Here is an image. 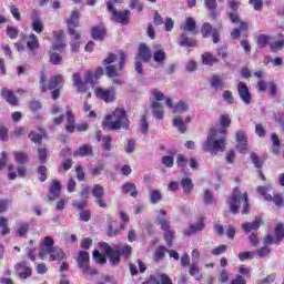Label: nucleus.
Here are the masks:
<instances>
[{"mask_svg":"<svg viewBox=\"0 0 284 284\" xmlns=\"http://www.w3.org/2000/svg\"><path fill=\"white\" fill-rule=\"evenodd\" d=\"M237 94L243 103H245L246 105H250V103H252V93H250V88H247V84H245L244 82H240L237 84Z\"/></svg>","mask_w":284,"mask_h":284,"instance_id":"4468645a","label":"nucleus"},{"mask_svg":"<svg viewBox=\"0 0 284 284\" xmlns=\"http://www.w3.org/2000/svg\"><path fill=\"white\" fill-rule=\"evenodd\" d=\"M72 159L64 160L59 166L60 174H65L72 168Z\"/></svg>","mask_w":284,"mask_h":284,"instance_id":"c03bdc74","label":"nucleus"},{"mask_svg":"<svg viewBox=\"0 0 284 284\" xmlns=\"http://www.w3.org/2000/svg\"><path fill=\"white\" fill-rule=\"evenodd\" d=\"M48 75L45 72H41L40 77V90L41 92H48Z\"/></svg>","mask_w":284,"mask_h":284,"instance_id":"603ef678","label":"nucleus"},{"mask_svg":"<svg viewBox=\"0 0 284 284\" xmlns=\"http://www.w3.org/2000/svg\"><path fill=\"white\" fill-rule=\"evenodd\" d=\"M103 194H105L103 186L101 184H95L92 189V195L95 199V203H98L100 207H106L105 201L103 200Z\"/></svg>","mask_w":284,"mask_h":284,"instance_id":"f3484780","label":"nucleus"},{"mask_svg":"<svg viewBox=\"0 0 284 284\" xmlns=\"http://www.w3.org/2000/svg\"><path fill=\"white\" fill-rule=\"evenodd\" d=\"M67 116V125H65V130L67 132H74V130H77L78 132H85V130H88V123H82L79 125H75V120H74V113H72V110H67L65 113Z\"/></svg>","mask_w":284,"mask_h":284,"instance_id":"9b49d317","label":"nucleus"},{"mask_svg":"<svg viewBox=\"0 0 284 284\" xmlns=\"http://www.w3.org/2000/svg\"><path fill=\"white\" fill-rule=\"evenodd\" d=\"M195 34H190L187 32L182 31L179 38V45L182 48H196V40H194Z\"/></svg>","mask_w":284,"mask_h":284,"instance_id":"dca6fc26","label":"nucleus"},{"mask_svg":"<svg viewBox=\"0 0 284 284\" xmlns=\"http://www.w3.org/2000/svg\"><path fill=\"white\" fill-rule=\"evenodd\" d=\"M94 94L98 99L104 101V103H114L116 100V89L114 87H110L109 89L97 87Z\"/></svg>","mask_w":284,"mask_h":284,"instance_id":"1a4fd4ad","label":"nucleus"},{"mask_svg":"<svg viewBox=\"0 0 284 284\" xmlns=\"http://www.w3.org/2000/svg\"><path fill=\"white\" fill-rule=\"evenodd\" d=\"M29 139L32 141V143H38V144H40L41 141H43V136L34 131H31L29 133Z\"/></svg>","mask_w":284,"mask_h":284,"instance_id":"13d9d810","label":"nucleus"},{"mask_svg":"<svg viewBox=\"0 0 284 284\" xmlns=\"http://www.w3.org/2000/svg\"><path fill=\"white\" fill-rule=\"evenodd\" d=\"M226 203L232 214H239L241 203L243 204L242 214H250V199L247 197V193H242V191L236 187L233 190L231 196H229L226 200Z\"/></svg>","mask_w":284,"mask_h":284,"instance_id":"7ed1b4c3","label":"nucleus"},{"mask_svg":"<svg viewBox=\"0 0 284 284\" xmlns=\"http://www.w3.org/2000/svg\"><path fill=\"white\" fill-rule=\"evenodd\" d=\"M73 156H94V149L90 144H83L73 153Z\"/></svg>","mask_w":284,"mask_h":284,"instance_id":"393cba45","label":"nucleus"},{"mask_svg":"<svg viewBox=\"0 0 284 284\" xmlns=\"http://www.w3.org/2000/svg\"><path fill=\"white\" fill-rule=\"evenodd\" d=\"M93 258L95 263H100V265H105L106 263L105 256L101 255L99 251H93Z\"/></svg>","mask_w":284,"mask_h":284,"instance_id":"052dcab7","label":"nucleus"},{"mask_svg":"<svg viewBox=\"0 0 284 284\" xmlns=\"http://www.w3.org/2000/svg\"><path fill=\"white\" fill-rule=\"evenodd\" d=\"M53 37L54 42L52 43V49L61 52L65 48V43L63 42L65 40V33L63 31H55L53 32Z\"/></svg>","mask_w":284,"mask_h":284,"instance_id":"a211bd4d","label":"nucleus"},{"mask_svg":"<svg viewBox=\"0 0 284 284\" xmlns=\"http://www.w3.org/2000/svg\"><path fill=\"white\" fill-rule=\"evenodd\" d=\"M250 6H253L254 10L261 12L263 10V0H250Z\"/></svg>","mask_w":284,"mask_h":284,"instance_id":"69168bd1","label":"nucleus"},{"mask_svg":"<svg viewBox=\"0 0 284 284\" xmlns=\"http://www.w3.org/2000/svg\"><path fill=\"white\" fill-rule=\"evenodd\" d=\"M236 141H237L236 148L239 152H241V154H245V152H247V135H245V132L237 131Z\"/></svg>","mask_w":284,"mask_h":284,"instance_id":"6ab92c4d","label":"nucleus"},{"mask_svg":"<svg viewBox=\"0 0 284 284\" xmlns=\"http://www.w3.org/2000/svg\"><path fill=\"white\" fill-rule=\"evenodd\" d=\"M247 30V22L241 21L240 27L234 29L233 32L231 33L232 39H239L241 37V31H246Z\"/></svg>","mask_w":284,"mask_h":284,"instance_id":"58836bf2","label":"nucleus"},{"mask_svg":"<svg viewBox=\"0 0 284 284\" xmlns=\"http://www.w3.org/2000/svg\"><path fill=\"white\" fill-rule=\"evenodd\" d=\"M202 62L204 65H212L213 63H219V58L212 55L210 52H206L202 54Z\"/></svg>","mask_w":284,"mask_h":284,"instance_id":"e433bc0d","label":"nucleus"},{"mask_svg":"<svg viewBox=\"0 0 284 284\" xmlns=\"http://www.w3.org/2000/svg\"><path fill=\"white\" fill-rule=\"evenodd\" d=\"M29 230H30L29 224H21L20 227L17 230L16 234L17 236H26Z\"/></svg>","mask_w":284,"mask_h":284,"instance_id":"680f3d73","label":"nucleus"},{"mask_svg":"<svg viewBox=\"0 0 284 284\" xmlns=\"http://www.w3.org/2000/svg\"><path fill=\"white\" fill-rule=\"evenodd\" d=\"M166 105L172 110L173 114H183V112L190 110V104L183 100L174 104L171 98H166Z\"/></svg>","mask_w":284,"mask_h":284,"instance_id":"ddd939ff","label":"nucleus"},{"mask_svg":"<svg viewBox=\"0 0 284 284\" xmlns=\"http://www.w3.org/2000/svg\"><path fill=\"white\" fill-rule=\"evenodd\" d=\"M7 34L9 39H17L19 37V29L12 26L7 27Z\"/></svg>","mask_w":284,"mask_h":284,"instance_id":"5fc2aeb1","label":"nucleus"},{"mask_svg":"<svg viewBox=\"0 0 284 284\" xmlns=\"http://www.w3.org/2000/svg\"><path fill=\"white\" fill-rule=\"evenodd\" d=\"M80 17H81V13L77 10H73L71 11V14L67 19L68 32L70 37H73V39H75V41H79V39H81V32L74 29V28H79Z\"/></svg>","mask_w":284,"mask_h":284,"instance_id":"6e6552de","label":"nucleus"},{"mask_svg":"<svg viewBox=\"0 0 284 284\" xmlns=\"http://www.w3.org/2000/svg\"><path fill=\"white\" fill-rule=\"evenodd\" d=\"M48 256L50 261H63V258H65V252H63L59 246H54V239L51 236L43 239L39 252L41 261H47Z\"/></svg>","mask_w":284,"mask_h":284,"instance_id":"f03ea898","label":"nucleus"},{"mask_svg":"<svg viewBox=\"0 0 284 284\" xmlns=\"http://www.w3.org/2000/svg\"><path fill=\"white\" fill-rule=\"evenodd\" d=\"M14 270L20 278H30L32 276V268L28 266L27 262L17 263Z\"/></svg>","mask_w":284,"mask_h":284,"instance_id":"2eb2a0df","label":"nucleus"},{"mask_svg":"<svg viewBox=\"0 0 284 284\" xmlns=\"http://www.w3.org/2000/svg\"><path fill=\"white\" fill-rule=\"evenodd\" d=\"M120 58L119 63H116V54L109 53L108 57L103 60V65L105 67L104 72L109 79L112 80V83L115 85H123V80H121V71L123 70V64L125 59H128V53L124 51H119Z\"/></svg>","mask_w":284,"mask_h":284,"instance_id":"f257e3e1","label":"nucleus"},{"mask_svg":"<svg viewBox=\"0 0 284 284\" xmlns=\"http://www.w3.org/2000/svg\"><path fill=\"white\" fill-rule=\"evenodd\" d=\"M109 12H111L115 23H121L122 26H128L130 23V10L118 11L112 2L106 3Z\"/></svg>","mask_w":284,"mask_h":284,"instance_id":"9d476101","label":"nucleus"},{"mask_svg":"<svg viewBox=\"0 0 284 284\" xmlns=\"http://www.w3.org/2000/svg\"><path fill=\"white\" fill-rule=\"evenodd\" d=\"M122 192H124L125 194H130L133 199H136V196H139V192H136V184L131 182H126L125 184H123Z\"/></svg>","mask_w":284,"mask_h":284,"instance_id":"7c9ffc66","label":"nucleus"},{"mask_svg":"<svg viewBox=\"0 0 284 284\" xmlns=\"http://www.w3.org/2000/svg\"><path fill=\"white\" fill-rule=\"evenodd\" d=\"M60 83H63V78L61 75H53L49 82V90H57Z\"/></svg>","mask_w":284,"mask_h":284,"instance_id":"a19ab883","label":"nucleus"},{"mask_svg":"<svg viewBox=\"0 0 284 284\" xmlns=\"http://www.w3.org/2000/svg\"><path fill=\"white\" fill-rule=\"evenodd\" d=\"M180 30L190 34H196V20L187 18L184 24L180 27Z\"/></svg>","mask_w":284,"mask_h":284,"instance_id":"aec40b11","label":"nucleus"},{"mask_svg":"<svg viewBox=\"0 0 284 284\" xmlns=\"http://www.w3.org/2000/svg\"><path fill=\"white\" fill-rule=\"evenodd\" d=\"M0 227H2V235L6 236L10 233V227H8V219L0 217Z\"/></svg>","mask_w":284,"mask_h":284,"instance_id":"bf43d9fd","label":"nucleus"},{"mask_svg":"<svg viewBox=\"0 0 284 284\" xmlns=\"http://www.w3.org/2000/svg\"><path fill=\"white\" fill-rule=\"evenodd\" d=\"M203 201H204L205 205H212V203H214V194H212V191H210L207 189L204 190Z\"/></svg>","mask_w":284,"mask_h":284,"instance_id":"09e8293b","label":"nucleus"},{"mask_svg":"<svg viewBox=\"0 0 284 284\" xmlns=\"http://www.w3.org/2000/svg\"><path fill=\"white\" fill-rule=\"evenodd\" d=\"M108 223H109V227L106 231L108 236H119V229H113L114 223H116V221H114L112 217H108Z\"/></svg>","mask_w":284,"mask_h":284,"instance_id":"4c0bfd02","label":"nucleus"},{"mask_svg":"<svg viewBox=\"0 0 284 284\" xmlns=\"http://www.w3.org/2000/svg\"><path fill=\"white\" fill-rule=\"evenodd\" d=\"M103 170H105V164L100 163L90 169V173L92 174V176H101V174H103Z\"/></svg>","mask_w":284,"mask_h":284,"instance_id":"49530a36","label":"nucleus"},{"mask_svg":"<svg viewBox=\"0 0 284 284\" xmlns=\"http://www.w3.org/2000/svg\"><path fill=\"white\" fill-rule=\"evenodd\" d=\"M43 22L40 19H34L32 22V30L38 34H41V32H43Z\"/></svg>","mask_w":284,"mask_h":284,"instance_id":"8fccbe9b","label":"nucleus"},{"mask_svg":"<svg viewBox=\"0 0 284 284\" xmlns=\"http://www.w3.org/2000/svg\"><path fill=\"white\" fill-rule=\"evenodd\" d=\"M267 245H268V244H265V243H264V246H262L261 248H258V250L256 251L257 256H260L261 258H263V257L267 256V254H270V252H272V248H270Z\"/></svg>","mask_w":284,"mask_h":284,"instance_id":"4d7b16f0","label":"nucleus"},{"mask_svg":"<svg viewBox=\"0 0 284 284\" xmlns=\"http://www.w3.org/2000/svg\"><path fill=\"white\" fill-rule=\"evenodd\" d=\"M164 239H165L169 247H172V241L174 239V232L171 231L170 229L164 231Z\"/></svg>","mask_w":284,"mask_h":284,"instance_id":"0e129e2a","label":"nucleus"},{"mask_svg":"<svg viewBox=\"0 0 284 284\" xmlns=\"http://www.w3.org/2000/svg\"><path fill=\"white\" fill-rule=\"evenodd\" d=\"M165 59H166L165 50L159 49L154 51L153 61H155V63H159V65H164Z\"/></svg>","mask_w":284,"mask_h":284,"instance_id":"72a5a7b5","label":"nucleus"},{"mask_svg":"<svg viewBox=\"0 0 284 284\" xmlns=\"http://www.w3.org/2000/svg\"><path fill=\"white\" fill-rule=\"evenodd\" d=\"M104 125L113 131L121 130V128L128 130V128H130L128 113L123 109H115L113 114L106 116Z\"/></svg>","mask_w":284,"mask_h":284,"instance_id":"39448f33","label":"nucleus"},{"mask_svg":"<svg viewBox=\"0 0 284 284\" xmlns=\"http://www.w3.org/2000/svg\"><path fill=\"white\" fill-rule=\"evenodd\" d=\"M14 161L16 163H19V165H26L30 162V156L28 153L23 151H14L13 152Z\"/></svg>","mask_w":284,"mask_h":284,"instance_id":"c85d7f7f","label":"nucleus"},{"mask_svg":"<svg viewBox=\"0 0 284 284\" xmlns=\"http://www.w3.org/2000/svg\"><path fill=\"white\" fill-rule=\"evenodd\" d=\"M27 48H29L31 52H33V50H37V48H39V38H37L34 33L29 36L27 41Z\"/></svg>","mask_w":284,"mask_h":284,"instance_id":"c9c22d12","label":"nucleus"},{"mask_svg":"<svg viewBox=\"0 0 284 284\" xmlns=\"http://www.w3.org/2000/svg\"><path fill=\"white\" fill-rule=\"evenodd\" d=\"M202 149L204 152H211L214 155L219 154V152H225V135L219 136V131L211 129L206 141L202 144Z\"/></svg>","mask_w":284,"mask_h":284,"instance_id":"20e7f679","label":"nucleus"},{"mask_svg":"<svg viewBox=\"0 0 284 284\" xmlns=\"http://www.w3.org/2000/svg\"><path fill=\"white\" fill-rule=\"evenodd\" d=\"M201 273V268L199 267V263H193L189 268L190 276H199Z\"/></svg>","mask_w":284,"mask_h":284,"instance_id":"e2e57ef3","label":"nucleus"},{"mask_svg":"<svg viewBox=\"0 0 284 284\" xmlns=\"http://www.w3.org/2000/svg\"><path fill=\"white\" fill-rule=\"evenodd\" d=\"M224 101H227L230 105L234 104V97L232 95V91L226 90L222 94Z\"/></svg>","mask_w":284,"mask_h":284,"instance_id":"774afa93","label":"nucleus"},{"mask_svg":"<svg viewBox=\"0 0 284 284\" xmlns=\"http://www.w3.org/2000/svg\"><path fill=\"white\" fill-rule=\"evenodd\" d=\"M152 114L155 119L159 121L163 120V116H165V113L163 111V104L159 101H153L151 104Z\"/></svg>","mask_w":284,"mask_h":284,"instance_id":"b1692460","label":"nucleus"},{"mask_svg":"<svg viewBox=\"0 0 284 284\" xmlns=\"http://www.w3.org/2000/svg\"><path fill=\"white\" fill-rule=\"evenodd\" d=\"M139 58L142 59L145 63H148L152 59V51L150 50V47L145 43H141L139 47Z\"/></svg>","mask_w":284,"mask_h":284,"instance_id":"4be33fe9","label":"nucleus"},{"mask_svg":"<svg viewBox=\"0 0 284 284\" xmlns=\"http://www.w3.org/2000/svg\"><path fill=\"white\" fill-rule=\"evenodd\" d=\"M261 223H263V221L256 217L252 223H244L242 227L244 232L248 233L252 232L253 230H258L261 227Z\"/></svg>","mask_w":284,"mask_h":284,"instance_id":"473e14b6","label":"nucleus"},{"mask_svg":"<svg viewBox=\"0 0 284 284\" xmlns=\"http://www.w3.org/2000/svg\"><path fill=\"white\" fill-rule=\"evenodd\" d=\"M201 32H202L204 39H207V37H210V34H212V24H210V22H205L202 26Z\"/></svg>","mask_w":284,"mask_h":284,"instance_id":"6e6d98bb","label":"nucleus"},{"mask_svg":"<svg viewBox=\"0 0 284 284\" xmlns=\"http://www.w3.org/2000/svg\"><path fill=\"white\" fill-rule=\"evenodd\" d=\"M220 123L223 128L220 130V134H225V128H227L232 123V120L230 119V115H221Z\"/></svg>","mask_w":284,"mask_h":284,"instance_id":"37998d69","label":"nucleus"},{"mask_svg":"<svg viewBox=\"0 0 284 284\" xmlns=\"http://www.w3.org/2000/svg\"><path fill=\"white\" fill-rule=\"evenodd\" d=\"M61 194V183L57 180H53L50 189H49V201H54L55 199H59V195Z\"/></svg>","mask_w":284,"mask_h":284,"instance_id":"5701e85b","label":"nucleus"},{"mask_svg":"<svg viewBox=\"0 0 284 284\" xmlns=\"http://www.w3.org/2000/svg\"><path fill=\"white\" fill-rule=\"evenodd\" d=\"M103 74H104L103 68H98L95 71V74H92L91 71H88L84 74L85 83H94V81H97L100 77H103Z\"/></svg>","mask_w":284,"mask_h":284,"instance_id":"cd10ccee","label":"nucleus"},{"mask_svg":"<svg viewBox=\"0 0 284 284\" xmlns=\"http://www.w3.org/2000/svg\"><path fill=\"white\" fill-rule=\"evenodd\" d=\"M268 42H270V37L265 34H260L256 38V43L258 48H265V45H267Z\"/></svg>","mask_w":284,"mask_h":284,"instance_id":"3c124183","label":"nucleus"},{"mask_svg":"<svg viewBox=\"0 0 284 284\" xmlns=\"http://www.w3.org/2000/svg\"><path fill=\"white\" fill-rule=\"evenodd\" d=\"M284 40L275 41L271 44L272 52H278V50H283Z\"/></svg>","mask_w":284,"mask_h":284,"instance_id":"338daca9","label":"nucleus"},{"mask_svg":"<svg viewBox=\"0 0 284 284\" xmlns=\"http://www.w3.org/2000/svg\"><path fill=\"white\" fill-rule=\"evenodd\" d=\"M135 148H136V141L134 139L126 140V144L124 146L126 154H134Z\"/></svg>","mask_w":284,"mask_h":284,"instance_id":"a18cd8bd","label":"nucleus"},{"mask_svg":"<svg viewBox=\"0 0 284 284\" xmlns=\"http://www.w3.org/2000/svg\"><path fill=\"white\" fill-rule=\"evenodd\" d=\"M91 37L95 41H103V39H105V27H93L91 29Z\"/></svg>","mask_w":284,"mask_h":284,"instance_id":"bb28decb","label":"nucleus"},{"mask_svg":"<svg viewBox=\"0 0 284 284\" xmlns=\"http://www.w3.org/2000/svg\"><path fill=\"white\" fill-rule=\"evenodd\" d=\"M203 230H205V223H203V221H199L185 229L183 234L184 236H192V234H197V232H203Z\"/></svg>","mask_w":284,"mask_h":284,"instance_id":"412c9836","label":"nucleus"},{"mask_svg":"<svg viewBox=\"0 0 284 284\" xmlns=\"http://www.w3.org/2000/svg\"><path fill=\"white\" fill-rule=\"evenodd\" d=\"M211 88L219 90V88H225V81L221 75H213L210 80Z\"/></svg>","mask_w":284,"mask_h":284,"instance_id":"f704fd0d","label":"nucleus"},{"mask_svg":"<svg viewBox=\"0 0 284 284\" xmlns=\"http://www.w3.org/2000/svg\"><path fill=\"white\" fill-rule=\"evenodd\" d=\"M181 185L183 187V191L185 194H190L192 192L194 184L192 183V180L190 178H185L181 181Z\"/></svg>","mask_w":284,"mask_h":284,"instance_id":"79ce46f5","label":"nucleus"},{"mask_svg":"<svg viewBox=\"0 0 284 284\" xmlns=\"http://www.w3.org/2000/svg\"><path fill=\"white\" fill-rule=\"evenodd\" d=\"M103 145L102 149L104 150V152H110L112 150V136L110 135H105L103 138Z\"/></svg>","mask_w":284,"mask_h":284,"instance_id":"864d4df0","label":"nucleus"},{"mask_svg":"<svg viewBox=\"0 0 284 284\" xmlns=\"http://www.w3.org/2000/svg\"><path fill=\"white\" fill-rule=\"evenodd\" d=\"M1 98L6 99L7 103H10V105H17V95H14V92L11 90H8L7 88L2 89Z\"/></svg>","mask_w":284,"mask_h":284,"instance_id":"c756f323","label":"nucleus"},{"mask_svg":"<svg viewBox=\"0 0 284 284\" xmlns=\"http://www.w3.org/2000/svg\"><path fill=\"white\" fill-rule=\"evenodd\" d=\"M283 239H284V225H283V223H278L275 226V237H273L272 235H267L264 239V244L273 245V243H275L276 245H278L281 243V241H283Z\"/></svg>","mask_w":284,"mask_h":284,"instance_id":"f8f14e48","label":"nucleus"},{"mask_svg":"<svg viewBox=\"0 0 284 284\" xmlns=\"http://www.w3.org/2000/svg\"><path fill=\"white\" fill-rule=\"evenodd\" d=\"M103 247L112 265H119V263H121V254H125V256H130L132 254L131 245H126L120 250H115V248H111L108 243H103Z\"/></svg>","mask_w":284,"mask_h":284,"instance_id":"423d86ee","label":"nucleus"},{"mask_svg":"<svg viewBox=\"0 0 284 284\" xmlns=\"http://www.w3.org/2000/svg\"><path fill=\"white\" fill-rule=\"evenodd\" d=\"M77 263L83 274H88L89 276H95V274H99L97 268L90 267V253L80 251L77 257Z\"/></svg>","mask_w":284,"mask_h":284,"instance_id":"0eeeda50","label":"nucleus"},{"mask_svg":"<svg viewBox=\"0 0 284 284\" xmlns=\"http://www.w3.org/2000/svg\"><path fill=\"white\" fill-rule=\"evenodd\" d=\"M161 199H163L161 191L153 190L150 192V203H153V205H156V203H161Z\"/></svg>","mask_w":284,"mask_h":284,"instance_id":"ea45409f","label":"nucleus"},{"mask_svg":"<svg viewBox=\"0 0 284 284\" xmlns=\"http://www.w3.org/2000/svg\"><path fill=\"white\" fill-rule=\"evenodd\" d=\"M87 83L88 82H85V79H84V82L81 81V74L79 73L73 74V85L74 88H77L78 92H88Z\"/></svg>","mask_w":284,"mask_h":284,"instance_id":"a878e982","label":"nucleus"},{"mask_svg":"<svg viewBox=\"0 0 284 284\" xmlns=\"http://www.w3.org/2000/svg\"><path fill=\"white\" fill-rule=\"evenodd\" d=\"M173 125L181 132V134H185L187 130V125L183 122V118L181 115L173 116Z\"/></svg>","mask_w":284,"mask_h":284,"instance_id":"2f4dec72","label":"nucleus"},{"mask_svg":"<svg viewBox=\"0 0 284 284\" xmlns=\"http://www.w3.org/2000/svg\"><path fill=\"white\" fill-rule=\"evenodd\" d=\"M267 190H272V185L258 186L257 192L264 196L265 201H272V195L267 194Z\"/></svg>","mask_w":284,"mask_h":284,"instance_id":"de8ad7c7","label":"nucleus"}]
</instances>
